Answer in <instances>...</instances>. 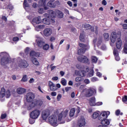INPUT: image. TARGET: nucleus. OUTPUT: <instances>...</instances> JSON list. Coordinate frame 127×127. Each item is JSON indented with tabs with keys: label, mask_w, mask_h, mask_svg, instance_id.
Segmentation results:
<instances>
[{
	"label": "nucleus",
	"mask_w": 127,
	"mask_h": 127,
	"mask_svg": "<svg viewBox=\"0 0 127 127\" xmlns=\"http://www.w3.org/2000/svg\"><path fill=\"white\" fill-rule=\"evenodd\" d=\"M62 114H59L57 118L56 115H51L48 119L49 124H50L52 127H57L59 124H65V120H62Z\"/></svg>",
	"instance_id": "f257e3e1"
},
{
	"label": "nucleus",
	"mask_w": 127,
	"mask_h": 127,
	"mask_svg": "<svg viewBox=\"0 0 127 127\" xmlns=\"http://www.w3.org/2000/svg\"><path fill=\"white\" fill-rule=\"evenodd\" d=\"M111 41L112 43L116 42V47L117 49H123V41L121 39V34L114 32L111 34Z\"/></svg>",
	"instance_id": "f03ea898"
},
{
	"label": "nucleus",
	"mask_w": 127,
	"mask_h": 127,
	"mask_svg": "<svg viewBox=\"0 0 127 127\" xmlns=\"http://www.w3.org/2000/svg\"><path fill=\"white\" fill-rule=\"evenodd\" d=\"M0 55L3 56L1 59V64L5 66L8 63H11V59L9 57V55L6 52H2Z\"/></svg>",
	"instance_id": "7ed1b4c3"
},
{
	"label": "nucleus",
	"mask_w": 127,
	"mask_h": 127,
	"mask_svg": "<svg viewBox=\"0 0 127 127\" xmlns=\"http://www.w3.org/2000/svg\"><path fill=\"white\" fill-rule=\"evenodd\" d=\"M28 103L29 105H28L27 109L32 110V109L36 107H41L43 105V101L35 99L30 102H28Z\"/></svg>",
	"instance_id": "20e7f679"
},
{
	"label": "nucleus",
	"mask_w": 127,
	"mask_h": 127,
	"mask_svg": "<svg viewBox=\"0 0 127 127\" xmlns=\"http://www.w3.org/2000/svg\"><path fill=\"white\" fill-rule=\"evenodd\" d=\"M48 12L50 15H51V17L52 18L56 17V16H57V14L59 18H63L64 17V14H63V12L59 10H56L55 12L52 10H49Z\"/></svg>",
	"instance_id": "39448f33"
},
{
	"label": "nucleus",
	"mask_w": 127,
	"mask_h": 127,
	"mask_svg": "<svg viewBox=\"0 0 127 127\" xmlns=\"http://www.w3.org/2000/svg\"><path fill=\"white\" fill-rule=\"evenodd\" d=\"M10 97V91L7 90L5 92L4 88H1L0 90V101L2 102L4 101V98H8Z\"/></svg>",
	"instance_id": "423d86ee"
},
{
	"label": "nucleus",
	"mask_w": 127,
	"mask_h": 127,
	"mask_svg": "<svg viewBox=\"0 0 127 127\" xmlns=\"http://www.w3.org/2000/svg\"><path fill=\"white\" fill-rule=\"evenodd\" d=\"M82 92L84 93L86 97H92L93 95H96L97 90L93 88H85L83 90Z\"/></svg>",
	"instance_id": "0eeeda50"
},
{
	"label": "nucleus",
	"mask_w": 127,
	"mask_h": 127,
	"mask_svg": "<svg viewBox=\"0 0 127 127\" xmlns=\"http://www.w3.org/2000/svg\"><path fill=\"white\" fill-rule=\"evenodd\" d=\"M79 46L82 49H80L78 50V55H82V54H84L87 50H89V49H90V46H89V45H85L84 44L80 43L79 44Z\"/></svg>",
	"instance_id": "6e6552de"
},
{
	"label": "nucleus",
	"mask_w": 127,
	"mask_h": 127,
	"mask_svg": "<svg viewBox=\"0 0 127 127\" xmlns=\"http://www.w3.org/2000/svg\"><path fill=\"white\" fill-rule=\"evenodd\" d=\"M44 17H46L42 20V22L44 23V24H50V22H52V23H54L55 22V20L54 19L50 18V14H48L47 13H45L44 14Z\"/></svg>",
	"instance_id": "1a4fd4ad"
},
{
	"label": "nucleus",
	"mask_w": 127,
	"mask_h": 127,
	"mask_svg": "<svg viewBox=\"0 0 127 127\" xmlns=\"http://www.w3.org/2000/svg\"><path fill=\"white\" fill-rule=\"evenodd\" d=\"M76 68H77V69H79L80 70L75 71L76 75H77V76H80V77H84L85 71V70L83 69V66L79 64H77L76 65Z\"/></svg>",
	"instance_id": "9d476101"
},
{
	"label": "nucleus",
	"mask_w": 127,
	"mask_h": 127,
	"mask_svg": "<svg viewBox=\"0 0 127 127\" xmlns=\"http://www.w3.org/2000/svg\"><path fill=\"white\" fill-rule=\"evenodd\" d=\"M40 116V110L38 109H35L32 111L30 114V117L31 119L36 120L38 119V117Z\"/></svg>",
	"instance_id": "9b49d317"
},
{
	"label": "nucleus",
	"mask_w": 127,
	"mask_h": 127,
	"mask_svg": "<svg viewBox=\"0 0 127 127\" xmlns=\"http://www.w3.org/2000/svg\"><path fill=\"white\" fill-rule=\"evenodd\" d=\"M77 126L79 127H85L86 126V119L83 116L79 118L77 121Z\"/></svg>",
	"instance_id": "f8f14e48"
},
{
	"label": "nucleus",
	"mask_w": 127,
	"mask_h": 127,
	"mask_svg": "<svg viewBox=\"0 0 127 127\" xmlns=\"http://www.w3.org/2000/svg\"><path fill=\"white\" fill-rule=\"evenodd\" d=\"M34 98H35L34 94H33L32 92H29L27 93L26 95V100L28 103L32 102V101L34 100Z\"/></svg>",
	"instance_id": "ddd939ff"
},
{
	"label": "nucleus",
	"mask_w": 127,
	"mask_h": 127,
	"mask_svg": "<svg viewBox=\"0 0 127 127\" xmlns=\"http://www.w3.org/2000/svg\"><path fill=\"white\" fill-rule=\"evenodd\" d=\"M50 116V111L48 109H46L42 111V118L45 121L47 120L48 117Z\"/></svg>",
	"instance_id": "4468645a"
},
{
	"label": "nucleus",
	"mask_w": 127,
	"mask_h": 127,
	"mask_svg": "<svg viewBox=\"0 0 127 127\" xmlns=\"http://www.w3.org/2000/svg\"><path fill=\"white\" fill-rule=\"evenodd\" d=\"M18 64L20 68H27L28 64L27 62L24 60H21L18 62Z\"/></svg>",
	"instance_id": "2eb2a0df"
},
{
	"label": "nucleus",
	"mask_w": 127,
	"mask_h": 127,
	"mask_svg": "<svg viewBox=\"0 0 127 127\" xmlns=\"http://www.w3.org/2000/svg\"><path fill=\"white\" fill-rule=\"evenodd\" d=\"M36 43L39 47H42L43 45L45 44L44 40H43V38L40 37H37V39H36Z\"/></svg>",
	"instance_id": "dca6fc26"
},
{
	"label": "nucleus",
	"mask_w": 127,
	"mask_h": 127,
	"mask_svg": "<svg viewBox=\"0 0 127 127\" xmlns=\"http://www.w3.org/2000/svg\"><path fill=\"white\" fill-rule=\"evenodd\" d=\"M77 60L79 61V62H82V63H87L89 61L88 58L83 55L78 57Z\"/></svg>",
	"instance_id": "f3484780"
},
{
	"label": "nucleus",
	"mask_w": 127,
	"mask_h": 127,
	"mask_svg": "<svg viewBox=\"0 0 127 127\" xmlns=\"http://www.w3.org/2000/svg\"><path fill=\"white\" fill-rule=\"evenodd\" d=\"M102 37L100 36L98 39H93V44L94 45V49L96 50V49L95 48V47H96V45H97V46H98V47H99V46H100V45H101V43H102Z\"/></svg>",
	"instance_id": "a211bd4d"
},
{
	"label": "nucleus",
	"mask_w": 127,
	"mask_h": 127,
	"mask_svg": "<svg viewBox=\"0 0 127 127\" xmlns=\"http://www.w3.org/2000/svg\"><path fill=\"white\" fill-rule=\"evenodd\" d=\"M42 22V20H41V17L38 16L37 17L34 18L32 20L33 25H35L36 24H39Z\"/></svg>",
	"instance_id": "6ab92c4d"
},
{
	"label": "nucleus",
	"mask_w": 127,
	"mask_h": 127,
	"mask_svg": "<svg viewBox=\"0 0 127 127\" xmlns=\"http://www.w3.org/2000/svg\"><path fill=\"white\" fill-rule=\"evenodd\" d=\"M44 34L45 36L48 37L50 36L52 34V29L51 28H46L44 30Z\"/></svg>",
	"instance_id": "aec40b11"
},
{
	"label": "nucleus",
	"mask_w": 127,
	"mask_h": 127,
	"mask_svg": "<svg viewBox=\"0 0 127 127\" xmlns=\"http://www.w3.org/2000/svg\"><path fill=\"white\" fill-rule=\"evenodd\" d=\"M49 86L51 91H56L57 90L56 85L51 81H49Z\"/></svg>",
	"instance_id": "412c9836"
},
{
	"label": "nucleus",
	"mask_w": 127,
	"mask_h": 127,
	"mask_svg": "<svg viewBox=\"0 0 127 127\" xmlns=\"http://www.w3.org/2000/svg\"><path fill=\"white\" fill-rule=\"evenodd\" d=\"M113 54L115 56V60H116V61H120L121 58H120V56H119V51H118V49H115L113 51Z\"/></svg>",
	"instance_id": "4be33fe9"
},
{
	"label": "nucleus",
	"mask_w": 127,
	"mask_h": 127,
	"mask_svg": "<svg viewBox=\"0 0 127 127\" xmlns=\"http://www.w3.org/2000/svg\"><path fill=\"white\" fill-rule=\"evenodd\" d=\"M112 120L111 119H104V120L101 122V124L102 126H104V127H107V126H109L110 125V123H111Z\"/></svg>",
	"instance_id": "5701e85b"
},
{
	"label": "nucleus",
	"mask_w": 127,
	"mask_h": 127,
	"mask_svg": "<svg viewBox=\"0 0 127 127\" xmlns=\"http://www.w3.org/2000/svg\"><path fill=\"white\" fill-rule=\"evenodd\" d=\"M16 92L18 95H22L23 94H24L25 92H26V89L22 87H19L17 89Z\"/></svg>",
	"instance_id": "b1692460"
},
{
	"label": "nucleus",
	"mask_w": 127,
	"mask_h": 127,
	"mask_svg": "<svg viewBox=\"0 0 127 127\" xmlns=\"http://www.w3.org/2000/svg\"><path fill=\"white\" fill-rule=\"evenodd\" d=\"M89 105L94 107L96 106V98L95 97H91L89 99Z\"/></svg>",
	"instance_id": "393cba45"
},
{
	"label": "nucleus",
	"mask_w": 127,
	"mask_h": 127,
	"mask_svg": "<svg viewBox=\"0 0 127 127\" xmlns=\"http://www.w3.org/2000/svg\"><path fill=\"white\" fill-rule=\"evenodd\" d=\"M110 112L109 111H104L99 114V116L101 117H103V118L107 119L108 116H110Z\"/></svg>",
	"instance_id": "a878e982"
},
{
	"label": "nucleus",
	"mask_w": 127,
	"mask_h": 127,
	"mask_svg": "<svg viewBox=\"0 0 127 127\" xmlns=\"http://www.w3.org/2000/svg\"><path fill=\"white\" fill-rule=\"evenodd\" d=\"M39 4L41 6H44L45 9H48V7L45 6V4H46V0H41L39 2Z\"/></svg>",
	"instance_id": "bb28decb"
},
{
	"label": "nucleus",
	"mask_w": 127,
	"mask_h": 127,
	"mask_svg": "<svg viewBox=\"0 0 127 127\" xmlns=\"http://www.w3.org/2000/svg\"><path fill=\"white\" fill-rule=\"evenodd\" d=\"M30 55L31 57H39V56H40V54L32 51L30 53Z\"/></svg>",
	"instance_id": "cd10ccee"
},
{
	"label": "nucleus",
	"mask_w": 127,
	"mask_h": 127,
	"mask_svg": "<svg viewBox=\"0 0 127 127\" xmlns=\"http://www.w3.org/2000/svg\"><path fill=\"white\" fill-rule=\"evenodd\" d=\"M34 27H35V29L36 31H39L40 29H43L44 27H45V26L44 25H34Z\"/></svg>",
	"instance_id": "c85d7f7f"
},
{
	"label": "nucleus",
	"mask_w": 127,
	"mask_h": 127,
	"mask_svg": "<svg viewBox=\"0 0 127 127\" xmlns=\"http://www.w3.org/2000/svg\"><path fill=\"white\" fill-rule=\"evenodd\" d=\"M59 115H62V120H63V118H65L68 115V110H65L64 112H62Z\"/></svg>",
	"instance_id": "c756f323"
},
{
	"label": "nucleus",
	"mask_w": 127,
	"mask_h": 127,
	"mask_svg": "<svg viewBox=\"0 0 127 127\" xmlns=\"http://www.w3.org/2000/svg\"><path fill=\"white\" fill-rule=\"evenodd\" d=\"M31 60L34 65H36V66H38V65H39V62H38V61H37L35 58H32Z\"/></svg>",
	"instance_id": "7c9ffc66"
},
{
	"label": "nucleus",
	"mask_w": 127,
	"mask_h": 127,
	"mask_svg": "<svg viewBox=\"0 0 127 127\" xmlns=\"http://www.w3.org/2000/svg\"><path fill=\"white\" fill-rule=\"evenodd\" d=\"M85 28H86V29H91V31H92V32H95L94 27L91 26V25H90V24H86L85 25Z\"/></svg>",
	"instance_id": "2f4dec72"
},
{
	"label": "nucleus",
	"mask_w": 127,
	"mask_h": 127,
	"mask_svg": "<svg viewBox=\"0 0 127 127\" xmlns=\"http://www.w3.org/2000/svg\"><path fill=\"white\" fill-rule=\"evenodd\" d=\"M48 6H49L50 7H56V3H53V1H49L48 3Z\"/></svg>",
	"instance_id": "473e14b6"
},
{
	"label": "nucleus",
	"mask_w": 127,
	"mask_h": 127,
	"mask_svg": "<svg viewBox=\"0 0 127 127\" xmlns=\"http://www.w3.org/2000/svg\"><path fill=\"white\" fill-rule=\"evenodd\" d=\"M100 114H101V112H100L99 111L94 112L92 115L93 119H97L98 117L100 115Z\"/></svg>",
	"instance_id": "72a5a7b5"
},
{
	"label": "nucleus",
	"mask_w": 127,
	"mask_h": 127,
	"mask_svg": "<svg viewBox=\"0 0 127 127\" xmlns=\"http://www.w3.org/2000/svg\"><path fill=\"white\" fill-rule=\"evenodd\" d=\"M104 38L105 41H109L110 40V35L107 33L104 34Z\"/></svg>",
	"instance_id": "f704fd0d"
},
{
	"label": "nucleus",
	"mask_w": 127,
	"mask_h": 127,
	"mask_svg": "<svg viewBox=\"0 0 127 127\" xmlns=\"http://www.w3.org/2000/svg\"><path fill=\"white\" fill-rule=\"evenodd\" d=\"M75 108H72L69 112V116L73 117L74 115H75Z\"/></svg>",
	"instance_id": "c9c22d12"
},
{
	"label": "nucleus",
	"mask_w": 127,
	"mask_h": 127,
	"mask_svg": "<svg viewBox=\"0 0 127 127\" xmlns=\"http://www.w3.org/2000/svg\"><path fill=\"white\" fill-rule=\"evenodd\" d=\"M61 83L63 86H66L67 85V80L65 78H62Z\"/></svg>",
	"instance_id": "e433bc0d"
},
{
	"label": "nucleus",
	"mask_w": 127,
	"mask_h": 127,
	"mask_svg": "<svg viewBox=\"0 0 127 127\" xmlns=\"http://www.w3.org/2000/svg\"><path fill=\"white\" fill-rule=\"evenodd\" d=\"M27 75L26 74H25L23 76L21 81V82H27Z\"/></svg>",
	"instance_id": "4c0bfd02"
},
{
	"label": "nucleus",
	"mask_w": 127,
	"mask_h": 127,
	"mask_svg": "<svg viewBox=\"0 0 127 127\" xmlns=\"http://www.w3.org/2000/svg\"><path fill=\"white\" fill-rule=\"evenodd\" d=\"M79 39L80 41H82V42H84V41H85V35L83 34H80V35L79 36Z\"/></svg>",
	"instance_id": "58836bf2"
},
{
	"label": "nucleus",
	"mask_w": 127,
	"mask_h": 127,
	"mask_svg": "<svg viewBox=\"0 0 127 127\" xmlns=\"http://www.w3.org/2000/svg\"><path fill=\"white\" fill-rule=\"evenodd\" d=\"M123 52L125 53V54H127V43L124 44Z\"/></svg>",
	"instance_id": "ea45409f"
},
{
	"label": "nucleus",
	"mask_w": 127,
	"mask_h": 127,
	"mask_svg": "<svg viewBox=\"0 0 127 127\" xmlns=\"http://www.w3.org/2000/svg\"><path fill=\"white\" fill-rule=\"evenodd\" d=\"M91 60L93 63H97V61H98V58L95 56H92L91 57Z\"/></svg>",
	"instance_id": "a19ab883"
},
{
	"label": "nucleus",
	"mask_w": 127,
	"mask_h": 127,
	"mask_svg": "<svg viewBox=\"0 0 127 127\" xmlns=\"http://www.w3.org/2000/svg\"><path fill=\"white\" fill-rule=\"evenodd\" d=\"M127 96L125 95L123 98H122V101L124 104H127Z\"/></svg>",
	"instance_id": "79ce46f5"
},
{
	"label": "nucleus",
	"mask_w": 127,
	"mask_h": 127,
	"mask_svg": "<svg viewBox=\"0 0 127 127\" xmlns=\"http://www.w3.org/2000/svg\"><path fill=\"white\" fill-rule=\"evenodd\" d=\"M116 116H119V115H121V116H123V113L122 112L121 113L120 110H117L116 111Z\"/></svg>",
	"instance_id": "37998d69"
},
{
	"label": "nucleus",
	"mask_w": 127,
	"mask_h": 127,
	"mask_svg": "<svg viewBox=\"0 0 127 127\" xmlns=\"http://www.w3.org/2000/svg\"><path fill=\"white\" fill-rule=\"evenodd\" d=\"M82 80H83V79L82 78V77H77L75 78V82H81V81H82Z\"/></svg>",
	"instance_id": "c03bdc74"
},
{
	"label": "nucleus",
	"mask_w": 127,
	"mask_h": 127,
	"mask_svg": "<svg viewBox=\"0 0 127 127\" xmlns=\"http://www.w3.org/2000/svg\"><path fill=\"white\" fill-rule=\"evenodd\" d=\"M44 50H48L49 49V45L46 44L43 46Z\"/></svg>",
	"instance_id": "a18cd8bd"
},
{
	"label": "nucleus",
	"mask_w": 127,
	"mask_h": 127,
	"mask_svg": "<svg viewBox=\"0 0 127 127\" xmlns=\"http://www.w3.org/2000/svg\"><path fill=\"white\" fill-rule=\"evenodd\" d=\"M29 123L31 124V125H33V124H34V123H35V121H34V119H32L31 118V119H30L29 120Z\"/></svg>",
	"instance_id": "49530a36"
},
{
	"label": "nucleus",
	"mask_w": 127,
	"mask_h": 127,
	"mask_svg": "<svg viewBox=\"0 0 127 127\" xmlns=\"http://www.w3.org/2000/svg\"><path fill=\"white\" fill-rule=\"evenodd\" d=\"M23 5L24 7H28L29 6V4L26 3V0H24Z\"/></svg>",
	"instance_id": "de8ad7c7"
},
{
	"label": "nucleus",
	"mask_w": 127,
	"mask_h": 127,
	"mask_svg": "<svg viewBox=\"0 0 127 127\" xmlns=\"http://www.w3.org/2000/svg\"><path fill=\"white\" fill-rule=\"evenodd\" d=\"M94 75V70L92 69H91L90 72H89L88 73V76H89V77H92V76Z\"/></svg>",
	"instance_id": "09e8293b"
},
{
	"label": "nucleus",
	"mask_w": 127,
	"mask_h": 127,
	"mask_svg": "<svg viewBox=\"0 0 127 127\" xmlns=\"http://www.w3.org/2000/svg\"><path fill=\"white\" fill-rule=\"evenodd\" d=\"M61 98H62V95H61V94H58L57 97V101H60L61 100Z\"/></svg>",
	"instance_id": "8fccbe9b"
},
{
	"label": "nucleus",
	"mask_w": 127,
	"mask_h": 127,
	"mask_svg": "<svg viewBox=\"0 0 127 127\" xmlns=\"http://www.w3.org/2000/svg\"><path fill=\"white\" fill-rule=\"evenodd\" d=\"M98 119L99 121H101V122H103V121L106 119V118H104V117L103 116H101V115H99Z\"/></svg>",
	"instance_id": "3c124183"
},
{
	"label": "nucleus",
	"mask_w": 127,
	"mask_h": 127,
	"mask_svg": "<svg viewBox=\"0 0 127 127\" xmlns=\"http://www.w3.org/2000/svg\"><path fill=\"white\" fill-rule=\"evenodd\" d=\"M97 81H98V79L97 78V77H92L91 78V82H97Z\"/></svg>",
	"instance_id": "603ef678"
},
{
	"label": "nucleus",
	"mask_w": 127,
	"mask_h": 127,
	"mask_svg": "<svg viewBox=\"0 0 127 127\" xmlns=\"http://www.w3.org/2000/svg\"><path fill=\"white\" fill-rule=\"evenodd\" d=\"M102 50H107V47L105 45H103L101 47Z\"/></svg>",
	"instance_id": "864d4df0"
},
{
	"label": "nucleus",
	"mask_w": 127,
	"mask_h": 127,
	"mask_svg": "<svg viewBox=\"0 0 127 127\" xmlns=\"http://www.w3.org/2000/svg\"><path fill=\"white\" fill-rule=\"evenodd\" d=\"M43 12H44V9L42 8H40L39 9V13H43Z\"/></svg>",
	"instance_id": "5fc2aeb1"
},
{
	"label": "nucleus",
	"mask_w": 127,
	"mask_h": 127,
	"mask_svg": "<svg viewBox=\"0 0 127 127\" xmlns=\"http://www.w3.org/2000/svg\"><path fill=\"white\" fill-rule=\"evenodd\" d=\"M103 105V102H98L96 103H95V106H102Z\"/></svg>",
	"instance_id": "6e6d98bb"
},
{
	"label": "nucleus",
	"mask_w": 127,
	"mask_h": 127,
	"mask_svg": "<svg viewBox=\"0 0 127 127\" xmlns=\"http://www.w3.org/2000/svg\"><path fill=\"white\" fill-rule=\"evenodd\" d=\"M55 39H56V38H55V37H51L50 40L52 42H53V41H55Z\"/></svg>",
	"instance_id": "4d7b16f0"
},
{
	"label": "nucleus",
	"mask_w": 127,
	"mask_h": 127,
	"mask_svg": "<svg viewBox=\"0 0 127 127\" xmlns=\"http://www.w3.org/2000/svg\"><path fill=\"white\" fill-rule=\"evenodd\" d=\"M50 68H51V71L54 70L55 68H56V66H53V64H51L50 65Z\"/></svg>",
	"instance_id": "13d9d810"
},
{
	"label": "nucleus",
	"mask_w": 127,
	"mask_h": 127,
	"mask_svg": "<svg viewBox=\"0 0 127 127\" xmlns=\"http://www.w3.org/2000/svg\"><path fill=\"white\" fill-rule=\"evenodd\" d=\"M5 118H6V114H2L1 115V119H2V120H3V119H5Z\"/></svg>",
	"instance_id": "bf43d9fd"
},
{
	"label": "nucleus",
	"mask_w": 127,
	"mask_h": 127,
	"mask_svg": "<svg viewBox=\"0 0 127 127\" xmlns=\"http://www.w3.org/2000/svg\"><path fill=\"white\" fill-rule=\"evenodd\" d=\"M85 84H90V80L88 79H85L84 80Z\"/></svg>",
	"instance_id": "052dcab7"
},
{
	"label": "nucleus",
	"mask_w": 127,
	"mask_h": 127,
	"mask_svg": "<svg viewBox=\"0 0 127 127\" xmlns=\"http://www.w3.org/2000/svg\"><path fill=\"white\" fill-rule=\"evenodd\" d=\"M72 89V87H66L65 88V90L66 92H68V91H69V90H71Z\"/></svg>",
	"instance_id": "680f3d73"
},
{
	"label": "nucleus",
	"mask_w": 127,
	"mask_h": 127,
	"mask_svg": "<svg viewBox=\"0 0 127 127\" xmlns=\"http://www.w3.org/2000/svg\"><path fill=\"white\" fill-rule=\"evenodd\" d=\"M51 96H52L53 97H55V96H56V95H57V93L56 92H52L51 93Z\"/></svg>",
	"instance_id": "e2e57ef3"
},
{
	"label": "nucleus",
	"mask_w": 127,
	"mask_h": 127,
	"mask_svg": "<svg viewBox=\"0 0 127 127\" xmlns=\"http://www.w3.org/2000/svg\"><path fill=\"white\" fill-rule=\"evenodd\" d=\"M102 4H103V5H107V1H106V0H102Z\"/></svg>",
	"instance_id": "0e129e2a"
},
{
	"label": "nucleus",
	"mask_w": 127,
	"mask_h": 127,
	"mask_svg": "<svg viewBox=\"0 0 127 127\" xmlns=\"http://www.w3.org/2000/svg\"><path fill=\"white\" fill-rule=\"evenodd\" d=\"M33 82H34V78H31L29 80V83H30V84H32V83H33Z\"/></svg>",
	"instance_id": "69168bd1"
},
{
	"label": "nucleus",
	"mask_w": 127,
	"mask_h": 127,
	"mask_svg": "<svg viewBox=\"0 0 127 127\" xmlns=\"http://www.w3.org/2000/svg\"><path fill=\"white\" fill-rule=\"evenodd\" d=\"M96 75H97V76H98V77H102V73H101V72H97L96 73Z\"/></svg>",
	"instance_id": "338daca9"
},
{
	"label": "nucleus",
	"mask_w": 127,
	"mask_h": 127,
	"mask_svg": "<svg viewBox=\"0 0 127 127\" xmlns=\"http://www.w3.org/2000/svg\"><path fill=\"white\" fill-rule=\"evenodd\" d=\"M123 29H127V24H123Z\"/></svg>",
	"instance_id": "774afa93"
}]
</instances>
